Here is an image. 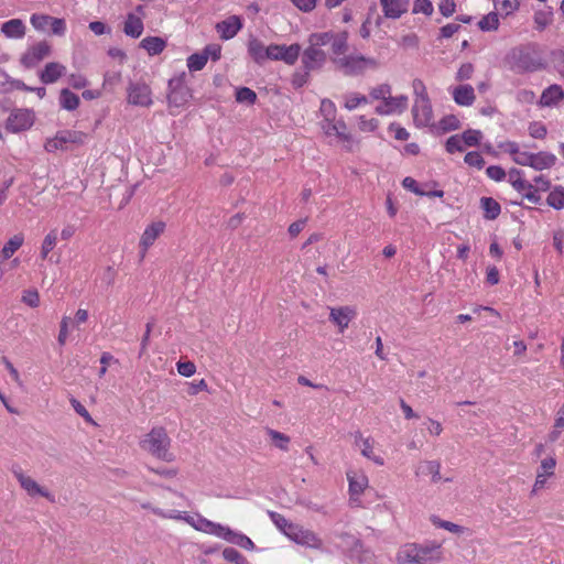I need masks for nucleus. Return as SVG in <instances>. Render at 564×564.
<instances>
[{"mask_svg":"<svg viewBox=\"0 0 564 564\" xmlns=\"http://www.w3.org/2000/svg\"><path fill=\"white\" fill-rule=\"evenodd\" d=\"M442 560V547L437 543H405L395 554L397 564H431Z\"/></svg>","mask_w":564,"mask_h":564,"instance_id":"obj_1","label":"nucleus"},{"mask_svg":"<svg viewBox=\"0 0 564 564\" xmlns=\"http://www.w3.org/2000/svg\"><path fill=\"white\" fill-rule=\"evenodd\" d=\"M510 69L517 74L533 73L545 67L535 45L514 47L507 56Z\"/></svg>","mask_w":564,"mask_h":564,"instance_id":"obj_2","label":"nucleus"},{"mask_svg":"<svg viewBox=\"0 0 564 564\" xmlns=\"http://www.w3.org/2000/svg\"><path fill=\"white\" fill-rule=\"evenodd\" d=\"M171 440L163 427L152 429L142 442V447L153 456L165 462H172L173 455L169 452Z\"/></svg>","mask_w":564,"mask_h":564,"instance_id":"obj_3","label":"nucleus"},{"mask_svg":"<svg viewBox=\"0 0 564 564\" xmlns=\"http://www.w3.org/2000/svg\"><path fill=\"white\" fill-rule=\"evenodd\" d=\"M334 64L346 76H357L368 68H377L378 62L375 58L364 55H348L343 57H334Z\"/></svg>","mask_w":564,"mask_h":564,"instance_id":"obj_4","label":"nucleus"},{"mask_svg":"<svg viewBox=\"0 0 564 564\" xmlns=\"http://www.w3.org/2000/svg\"><path fill=\"white\" fill-rule=\"evenodd\" d=\"M192 98V93L185 84V74L173 77L169 80L167 104L171 115H177L174 109L184 107Z\"/></svg>","mask_w":564,"mask_h":564,"instance_id":"obj_5","label":"nucleus"},{"mask_svg":"<svg viewBox=\"0 0 564 564\" xmlns=\"http://www.w3.org/2000/svg\"><path fill=\"white\" fill-rule=\"evenodd\" d=\"M341 546L349 552V556L359 564H377L375 554L364 547V544L359 539L349 533L340 535Z\"/></svg>","mask_w":564,"mask_h":564,"instance_id":"obj_6","label":"nucleus"},{"mask_svg":"<svg viewBox=\"0 0 564 564\" xmlns=\"http://www.w3.org/2000/svg\"><path fill=\"white\" fill-rule=\"evenodd\" d=\"M127 94L130 105L150 107L153 104L151 88L145 83H130Z\"/></svg>","mask_w":564,"mask_h":564,"instance_id":"obj_7","label":"nucleus"},{"mask_svg":"<svg viewBox=\"0 0 564 564\" xmlns=\"http://www.w3.org/2000/svg\"><path fill=\"white\" fill-rule=\"evenodd\" d=\"M34 123V113L28 109H15L7 119V130L17 133L30 129Z\"/></svg>","mask_w":564,"mask_h":564,"instance_id":"obj_8","label":"nucleus"},{"mask_svg":"<svg viewBox=\"0 0 564 564\" xmlns=\"http://www.w3.org/2000/svg\"><path fill=\"white\" fill-rule=\"evenodd\" d=\"M301 53L300 44H291L280 45V44H271L269 45V59L272 61H283L288 65H293Z\"/></svg>","mask_w":564,"mask_h":564,"instance_id":"obj_9","label":"nucleus"},{"mask_svg":"<svg viewBox=\"0 0 564 564\" xmlns=\"http://www.w3.org/2000/svg\"><path fill=\"white\" fill-rule=\"evenodd\" d=\"M51 54V45L41 41L33 46H31L25 54L21 57V63L28 67H35L41 61L50 56Z\"/></svg>","mask_w":564,"mask_h":564,"instance_id":"obj_10","label":"nucleus"},{"mask_svg":"<svg viewBox=\"0 0 564 564\" xmlns=\"http://www.w3.org/2000/svg\"><path fill=\"white\" fill-rule=\"evenodd\" d=\"M288 538L300 545L311 549H321L323 545L322 540L313 531L303 529L297 524H294V530L290 531Z\"/></svg>","mask_w":564,"mask_h":564,"instance_id":"obj_11","label":"nucleus"},{"mask_svg":"<svg viewBox=\"0 0 564 564\" xmlns=\"http://www.w3.org/2000/svg\"><path fill=\"white\" fill-rule=\"evenodd\" d=\"M14 477L18 479L20 486L28 492L29 496H42L50 499L51 494L41 487L33 478L26 476L20 467L12 470Z\"/></svg>","mask_w":564,"mask_h":564,"instance_id":"obj_12","label":"nucleus"},{"mask_svg":"<svg viewBox=\"0 0 564 564\" xmlns=\"http://www.w3.org/2000/svg\"><path fill=\"white\" fill-rule=\"evenodd\" d=\"M412 115L415 126H430L433 119V111L430 99H415L412 108Z\"/></svg>","mask_w":564,"mask_h":564,"instance_id":"obj_13","label":"nucleus"},{"mask_svg":"<svg viewBox=\"0 0 564 564\" xmlns=\"http://www.w3.org/2000/svg\"><path fill=\"white\" fill-rule=\"evenodd\" d=\"M408 107V97L404 95L392 97L391 95L382 100L381 105H378L375 109L379 116H388L394 112H403Z\"/></svg>","mask_w":564,"mask_h":564,"instance_id":"obj_14","label":"nucleus"},{"mask_svg":"<svg viewBox=\"0 0 564 564\" xmlns=\"http://www.w3.org/2000/svg\"><path fill=\"white\" fill-rule=\"evenodd\" d=\"M182 514H183L182 520H185L187 523L193 525L196 530L203 531V532H206L209 534H214V535L223 539L227 527H224L219 523L212 522V521H209L205 518H200V517L197 520H195L193 517L186 516L185 512H182Z\"/></svg>","mask_w":564,"mask_h":564,"instance_id":"obj_15","label":"nucleus"},{"mask_svg":"<svg viewBox=\"0 0 564 564\" xmlns=\"http://www.w3.org/2000/svg\"><path fill=\"white\" fill-rule=\"evenodd\" d=\"M326 62V53L322 48L308 45L302 55V64L307 70L319 69Z\"/></svg>","mask_w":564,"mask_h":564,"instance_id":"obj_16","label":"nucleus"},{"mask_svg":"<svg viewBox=\"0 0 564 564\" xmlns=\"http://www.w3.org/2000/svg\"><path fill=\"white\" fill-rule=\"evenodd\" d=\"M322 129L327 135H336L344 142H351V135L347 132V126L343 120L335 121L334 118H325Z\"/></svg>","mask_w":564,"mask_h":564,"instance_id":"obj_17","label":"nucleus"},{"mask_svg":"<svg viewBox=\"0 0 564 564\" xmlns=\"http://www.w3.org/2000/svg\"><path fill=\"white\" fill-rule=\"evenodd\" d=\"M355 445L360 447L361 455L375 464L382 466L384 465V460L381 456L373 454V440L371 437H364L362 434L358 431L354 434Z\"/></svg>","mask_w":564,"mask_h":564,"instance_id":"obj_18","label":"nucleus"},{"mask_svg":"<svg viewBox=\"0 0 564 564\" xmlns=\"http://www.w3.org/2000/svg\"><path fill=\"white\" fill-rule=\"evenodd\" d=\"M355 316L356 311L349 306L333 307L330 308L329 321L336 324L339 332L343 333Z\"/></svg>","mask_w":564,"mask_h":564,"instance_id":"obj_19","label":"nucleus"},{"mask_svg":"<svg viewBox=\"0 0 564 564\" xmlns=\"http://www.w3.org/2000/svg\"><path fill=\"white\" fill-rule=\"evenodd\" d=\"M164 229L165 224L163 221H154L145 228L140 239L142 257H144L148 249L154 243L156 238L164 231Z\"/></svg>","mask_w":564,"mask_h":564,"instance_id":"obj_20","label":"nucleus"},{"mask_svg":"<svg viewBox=\"0 0 564 564\" xmlns=\"http://www.w3.org/2000/svg\"><path fill=\"white\" fill-rule=\"evenodd\" d=\"M380 4L386 18L399 19L408 11L410 0H380Z\"/></svg>","mask_w":564,"mask_h":564,"instance_id":"obj_21","label":"nucleus"},{"mask_svg":"<svg viewBox=\"0 0 564 564\" xmlns=\"http://www.w3.org/2000/svg\"><path fill=\"white\" fill-rule=\"evenodd\" d=\"M241 28V20L237 15H231L216 24V30L223 40L232 39Z\"/></svg>","mask_w":564,"mask_h":564,"instance_id":"obj_22","label":"nucleus"},{"mask_svg":"<svg viewBox=\"0 0 564 564\" xmlns=\"http://www.w3.org/2000/svg\"><path fill=\"white\" fill-rule=\"evenodd\" d=\"M66 74V67L57 62L47 63L40 75L43 84H53Z\"/></svg>","mask_w":564,"mask_h":564,"instance_id":"obj_23","label":"nucleus"},{"mask_svg":"<svg viewBox=\"0 0 564 564\" xmlns=\"http://www.w3.org/2000/svg\"><path fill=\"white\" fill-rule=\"evenodd\" d=\"M562 99H564V90L562 87L551 85L543 90L539 104L542 107H551L557 105Z\"/></svg>","mask_w":564,"mask_h":564,"instance_id":"obj_24","label":"nucleus"},{"mask_svg":"<svg viewBox=\"0 0 564 564\" xmlns=\"http://www.w3.org/2000/svg\"><path fill=\"white\" fill-rule=\"evenodd\" d=\"M26 26L21 19H11L1 25V32L8 39H22Z\"/></svg>","mask_w":564,"mask_h":564,"instance_id":"obj_25","label":"nucleus"},{"mask_svg":"<svg viewBox=\"0 0 564 564\" xmlns=\"http://www.w3.org/2000/svg\"><path fill=\"white\" fill-rule=\"evenodd\" d=\"M453 98L459 106H471L476 96L474 88L470 85H459L454 88Z\"/></svg>","mask_w":564,"mask_h":564,"instance_id":"obj_26","label":"nucleus"},{"mask_svg":"<svg viewBox=\"0 0 564 564\" xmlns=\"http://www.w3.org/2000/svg\"><path fill=\"white\" fill-rule=\"evenodd\" d=\"M143 29L142 18L134 13H128L123 25L124 34L130 37L138 39L141 36Z\"/></svg>","mask_w":564,"mask_h":564,"instance_id":"obj_27","label":"nucleus"},{"mask_svg":"<svg viewBox=\"0 0 564 564\" xmlns=\"http://www.w3.org/2000/svg\"><path fill=\"white\" fill-rule=\"evenodd\" d=\"M248 53L257 64H262L265 59H269V46H264L263 43L253 37L248 42Z\"/></svg>","mask_w":564,"mask_h":564,"instance_id":"obj_28","label":"nucleus"},{"mask_svg":"<svg viewBox=\"0 0 564 564\" xmlns=\"http://www.w3.org/2000/svg\"><path fill=\"white\" fill-rule=\"evenodd\" d=\"M555 163L556 156L553 153L541 151L532 154L530 167L542 171L553 167Z\"/></svg>","mask_w":564,"mask_h":564,"instance_id":"obj_29","label":"nucleus"},{"mask_svg":"<svg viewBox=\"0 0 564 564\" xmlns=\"http://www.w3.org/2000/svg\"><path fill=\"white\" fill-rule=\"evenodd\" d=\"M223 539L246 550L254 549V543L247 535L235 532L228 527L226 528Z\"/></svg>","mask_w":564,"mask_h":564,"instance_id":"obj_30","label":"nucleus"},{"mask_svg":"<svg viewBox=\"0 0 564 564\" xmlns=\"http://www.w3.org/2000/svg\"><path fill=\"white\" fill-rule=\"evenodd\" d=\"M349 481V492L351 496L360 495L368 486V478L364 474H357L354 471L347 473Z\"/></svg>","mask_w":564,"mask_h":564,"instance_id":"obj_31","label":"nucleus"},{"mask_svg":"<svg viewBox=\"0 0 564 564\" xmlns=\"http://www.w3.org/2000/svg\"><path fill=\"white\" fill-rule=\"evenodd\" d=\"M57 133L59 135V141L63 142V144L67 145V147H68V143L84 144L88 139V134H86L82 131L63 130V131H58Z\"/></svg>","mask_w":564,"mask_h":564,"instance_id":"obj_32","label":"nucleus"},{"mask_svg":"<svg viewBox=\"0 0 564 564\" xmlns=\"http://www.w3.org/2000/svg\"><path fill=\"white\" fill-rule=\"evenodd\" d=\"M165 45V41L159 36H148L140 42V46L150 55L160 54L164 50Z\"/></svg>","mask_w":564,"mask_h":564,"instance_id":"obj_33","label":"nucleus"},{"mask_svg":"<svg viewBox=\"0 0 564 564\" xmlns=\"http://www.w3.org/2000/svg\"><path fill=\"white\" fill-rule=\"evenodd\" d=\"M480 207L484 210V217L489 220L496 219L501 212L499 203L492 197H482L480 199Z\"/></svg>","mask_w":564,"mask_h":564,"instance_id":"obj_34","label":"nucleus"},{"mask_svg":"<svg viewBox=\"0 0 564 564\" xmlns=\"http://www.w3.org/2000/svg\"><path fill=\"white\" fill-rule=\"evenodd\" d=\"M508 180L513 186V188L519 193H522L525 189L533 188V185L531 183L523 180V172L521 170L511 169L508 173Z\"/></svg>","mask_w":564,"mask_h":564,"instance_id":"obj_35","label":"nucleus"},{"mask_svg":"<svg viewBox=\"0 0 564 564\" xmlns=\"http://www.w3.org/2000/svg\"><path fill=\"white\" fill-rule=\"evenodd\" d=\"M24 237L22 234L14 235L8 240L1 250V258L3 260L10 259L14 252L23 245Z\"/></svg>","mask_w":564,"mask_h":564,"instance_id":"obj_36","label":"nucleus"},{"mask_svg":"<svg viewBox=\"0 0 564 564\" xmlns=\"http://www.w3.org/2000/svg\"><path fill=\"white\" fill-rule=\"evenodd\" d=\"M59 105L66 110H75L79 106V97L69 89L64 88L59 94Z\"/></svg>","mask_w":564,"mask_h":564,"instance_id":"obj_37","label":"nucleus"},{"mask_svg":"<svg viewBox=\"0 0 564 564\" xmlns=\"http://www.w3.org/2000/svg\"><path fill=\"white\" fill-rule=\"evenodd\" d=\"M265 433L270 436L275 447L280 448L281 451L289 449L290 437L286 434L270 427L265 429Z\"/></svg>","mask_w":564,"mask_h":564,"instance_id":"obj_38","label":"nucleus"},{"mask_svg":"<svg viewBox=\"0 0 564 564\" xmlns=\"http://www.w3.org/2000/svg\"><path fill=\"white\" fill-rule=\"evenodd\" d=\"M330 45H332L333 54L336 55L337 57H339V55H341V54H345L348 48L347 34L346 33L334 34V36L330 41Z\"/></svg>","mask_w":564,"mask_h":564,"instance_id":"obj_39","label":"nucleus"},{"mask_svg":"<svg viewBox=\"0 0 564 564\" xmlns=\"http://www.w3.org/2000/svg\"><path fill=\"white\" fill-rule=\"evenodd\" d=\"M549 206L561 209L564 207V187L555 186L554 189L549 194L546 198Z\"/></svg>","mask_w":564,"mask_h":564,"instance_id":"obj_40","label":"nucleus"},{"mask_svg":"<svg viewBox=\"0 0 564 564\" xmlns=\"http://www.w3.org/2000/svg\"><path fill=\"white\" fill-rule=\"evenodd\" d=\"M57 243V232L56 230H51L43 239L41 246V257L42 259H46L48 253L56 247Z\"/></svg>","mask_w":564,"mask_h":564,"instance_id":"obj_41","label":"nucleus"},{"mask_svg":"<svg viewBox=\"0 0 564 564\" xmlns=\"http://www.w3.org/2000/svg\"><path fill=\"white\" fill-rule=\"evenodd\" d=\"M478 26L481 31H496L499 26L498 14L496 12L488 13L478 22Z\"/></svg>","mask_w":564,"mask_h":564,"instance_id":"obj_42","label":"nucleus"},{"mask_svg":"<svg viewBox=\"0 0 564 564\" xmlns=\"http://www.w3.org/2000/svg\"><path fill=\"white\" fill-rule=\"evenodd\" d=\"M52 21V17L47 14H39L34 13L30 18V22L32 26L41 32L46 31V29L50 26V23Z\"/></svg>","mask_w":564,"mask_h":564,"instance_id":"obj_43","label":"nucleus"},{"mask_svg":"<svg viewBox=\"0 0 564 564\" xmlns=\"http://www.w3.org/2000/svg\"><path fill=\"white\" fill-rule=\"evenodd\" d=\"M334 34L332 32L313 33L308 37V43L317 48L330 44Z\"/></svg>","mask_w":564,"mask_h":564,"instance_id":"obj_44","label":"nucleus"},{"mask_svg":"<svg viewBox=\"0 0 564 564\" xmlns=\"http://www.w3.org/2000/svg\"><path fill=\"white\" fill-rule=\"evenodd\" d=\"M495 8L497 11H499L503 15H509L512 12H514L519 3L517 0H494Z\"/></svg>","mask_w":564,"mask_h":564,"instance_id":"obj_45","label":"nucleus"},{"mask_svg":"<svg viewBox=\"0 0 564 564\" xmlns=\"http://www.w3.org/2000/svg\"><path fill=\"white\" fill-rule=\"evenodd\" d=\"M270 517L274 524L288 536L291 530H294V523L290 522L282 514L270 512Z\"/></svg>","mask_w":564,"mask_h":564,"instance_id":"obj_46","label":"nucleus"},{"mask_svg":"<svg viewBox=\"0 0 564 564\" xmlns=\"http://www.w3.org/2000/svg\"><path fill=\"white\" fill-rule=\"evenodd\" d=\"M368 104V98L364 95L351 93L345 96V108L348 110L356 109L360 105Z\"/></svg>","mask_w":564,"mask_h":564,"instance_id":"obj_47","label":"nucleus"},{"mask_svg":"<svg viewBox=\"0 0 564 564\" xmlns=\"http://www.w3.org/2000/svg\"><path fill=\"white\" fill-rule=\"evenodd\" d=\"M207 63V59H206V56L202 53H195V54H192L188 58H187V67L189 70H200L204 68V66L206 65Z\"/></svg>","mask_w":564,"mask_h":564,"instance_id":"obj_48","label":"nucleus"},{"mask_svg":"<svg viewBox=\"0 0 564 564\" xmlns=\"http://www.w3.org/2000/svg\"><path fill=\"white\" fill-rule=\"evenodd\" d=\"M256 99H257V94L248 87H241L236 91V100L238 102L253 105Z\"/></svg>","mask_w":564,"mask_h":564,"instance_id":"obj_49","label":"nucleus"},{"mask_svg":"<svg viewBox=\"0 0 564 564\" xmlns=\"http://www.w3.org/2000/svg\"><path fill=\"white\" fill-rule=\"evenodd\" d=\"M141 507L143 509H149L151 510L154 514L161 517V518H167V519H183V514L181 511H175V510H172L170 512H165L163 511L162 509L160 508H155L153 507L151 503L147 502V503H142Z\"/></svg>","mask_w":564,"mask_h":564,"instance_id":"obj_50","label":"nucleus"},{"mask_svg":"<svg viewBox=\"0 0 564 564\" xmlns=\"http://www.w3.org/2000/svg\"><path fill=\"white\" fill-rule=\"evenodd\" d=\"M423 473L432 475V481L437 482L441 479V464L437 460H427L423 464Z\"/></svg>","mask_w":564,"mask_h":564,"instance_id":"obj_51","label":"nucleus"},{"mask_svg":"<svg viewBox=\"0 0 564 564\" xmlns=\"http://www.w3.org/2000/svg\"><path fill=\"white\" fill-rule=\"evenodd\" d=\"M465 145L475 147L479 143L482 134L479 130H466L462 135Z\"/></svg>","mask_w":564,"mask_h":564,"instance_id":"obj_52","label":"nucleus"},{"mask_svg":"<svg viewBox=\"0 0 564 564\" xmlns=\"http://www.w3.org/2000/svg\"><path fill=\"white\" fill-rule=\"evenodd\" d=\"M391 95V86L381 84L370 90V97L375 100H384Z\"/></svg>","mask_w":564,"mask_h":564,"instance_id":"obj_53","label":"nucleus"},{"mask_svg":"<svg viewBox=\"0 0 564 564\" xmlns=\"http://www.w3.org/2000/svg\"><path fill=\"white\" fill-rule=\"evenodd\" d=\"M223 556L226 561L236 564H246L247 560L234 547H226L223 551Z\"/></svg>","mask_w":564,"mask_h":564,"instance_id":"obj_54","label":"nucleus"},{"mask_svg":"<svg viewBox=\"0 0 564 564\" xmlns=\"http://www.w3.org/2000/svg\"><path fill=\"white\" fill-rule=\"evenodd\" d=\"M464 161L469 166L477 167L478 170L482 169L485 165L484 158L481 156V154L479 152H476V151L468 152L465 155Z\"/></svg>","mask_w":564,"mask_h":564,"instance_id":"obj_55","label":"nucleus"},{"mask_svg":"<svg viewBox=\"0 0 564 564\" xmlns=\"http://www.w3.org/2000/svg\"><path fill=\"white\" fill-rule=\"evenodd\" d=\"M463 143L464 142L460 135H452L446 141V151L449 153H454L456 151L462 152L464 150Z\"/></svg>","mask_w":564,"mask_h":564,"instance_id":"obj_56","label":"nucleus"},{"mask_svg":"<svg viewBox=\"0 0 564 564\" xmlns=\"http://www.w3.org/2000/svg\"><path fill=\"white\" fill-rule=\"evenodd\" d=\"M424 13L431 15L433 13V4L430 0H414L413 13Z\"/></svg>","mask_w":564,"mask_h":564,"instance_id":"obj_57","label":"nucleus"},{"mask_svg":"<svg viewBox=\"0 0 564 564\" xmlns=\"http://www.w3.org/2000/svg\"><path fill=\"white\" fill-rule=\"evenodd\" d=\"M433 522L438 528H443L452 533L462 534L465 531V528H463L454 522H451V521H445V520L438 519V520H434Z\"/></svg>","mask_w":564,"mask_h":564,"instance_id":"obj_58","label":"nucleus"},{"mask_svg":"<svg viewBox=\"0 0 564 564\" xmlns=\"http://www.w3.org/2000/svg\"><path fill=\"white\" fill-rule=\"evenodd\" d=\"M23 303L31 307H37L40 304V295L36 290H26L23 292L22 296Z\"/></svg>","mask_w":564,"mask_h":564,"instance_id":"obj_59","label":"nucleus"},{"mask_svg":"<svg viewBox=\"0 0 564 564\" xmlns=\"http://www.w3.org/2000/svg\"><path fill=\"white\" fill-rule=\"evenodd\" d=\"M379 121L375 118L367 119L365 116L359 117L358 127L361 131L372 132L378 128Z\"/></svg>","mask_w":564,"mask_h":564,"instance_id":"obj_60","label":"nucleus"},{"mask_svg":"<svg viewBox=\"0 0 564 564\" xmlns=\"http://www.w3.org/2000/svg\"><path fill=\"white\" fill-rule=\"evenodd\" d=\"M50 28L54 35L63 36L66 32V22L64 19L52 17Z\"/></svg>","mask_w":564,"mask_h":564,"instance_id":"obj_61","label":"nucleus"},{"mask_svg":"<svg viewBox=\"0 0 564 564\" xmlns=\"http://www.w3.org/2000/svg\"><path fill=\"white\" fill-rule=\"evenodd\" d=\"M529 133L534 139H544L547 133V130L543 123L532 122L529 127Z\"/></svg>","mask_w":564,"mask_h":564,"instance_id":"obj_62","label":"nucleus"},{"mask_svg":"<svg viewBox=\"0 0 564 564\" xmlns=\"http://www.w3.org/2000/svg\"><path fill=\"white\" fill-rule=\"evenodd\" d=\"M556 466V460L553 457L544 458L541 462V465L538 469V471H541L542 474H545L546 476L551 477L554 475V468Z\"/></svg>","mask_w":564,"mask_h":564,"instance_id":"obj_63","label":"nucleus"},{"mask_svg":"<svg viewBox=\"0 0 564 564\" xmlns=\"http://www.w3.org/2000/svg\"><path fill=\"white\" fill-rule=\"evenodd\" d=\"M551 62L557 72L564 73V51H553L551 53Z\"/></svg>","mask_w":564,"mask_h":564,"instance_id":"obj_64","label":"nucleus"}]
</instances>
